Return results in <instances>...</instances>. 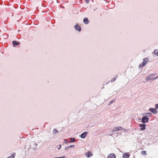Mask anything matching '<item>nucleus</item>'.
<instances>
[{"instance_id":"1","label":"nucleus","mask_w":158,"mask_h":158,"mask_svg":"<svg viewBox=\"0 0 158 158\" xmlns=\"http://www.w3.org/2000/svg\"><path fill=\"white\" fill-rule=\"evenodd\" d=\"M149 118L147 116H143L142 118L141 122L143 123H148L149 121Z\"/></svg>"},{"instance_id":"2","label":"nucleus","mask_w":158,"mask_h":158,"mask_svg":"<svg viewBox=\"0 0 158 158\" xmlns=\"http://www.w3.org/2000/svg\"><path fill=\"white\" fill-rule=\"evenodd\" d=\"M148 61V58H145L143 59V60L142 64L139 65V68H142L143 66L145 65Z\"/></svg>"},{"instance_id":"3","label":"nucleus","mask_w":158,"mask_h":158,"mask_svg":"<svg viewBox=\"0 0 158 158\" xmlns=\"http://www.w3.org/2000/svg\"><path fill=\"white\" fill-rule=\"evenodd\" d=\"M156 75V73L153 74L151 75H150L148 77H147L146 78V80L147 81H148L149 80H151V82H152V77L155 76Z\"/></svg>"},{"instance_id":"4","label":"nucleus","mask_w":158,"mask_h":158,"mask_svg":"<svg viewBox=\"0 0 158 158\" xmlns=\"http://www.w3.org/2000/svg\"><path fill=\"white\" fill-rule=\"evenodd\" d=\"M139 126L141 127L140 128V130L143 131L145 129L146 125L144 123L139 124Z\"/></svg>"},{"instance_id":"5","label":"nucleus","mask_w":158,"mask_h":158,"mask_svg":"<svg viewBox=\"0 0 158 158\" xmlns=\"http://www.w3.org/2000/svg\"><path fill=\"white\" fill-rule=\"evenodd\" d=\"M74 28L77 31H78L79 32L81 31V27L78 24H77L76 25L74 26Z\"/></svg>"},{"instance_id":"6","label":"nucleus","mask_w":158,"mask_h":158,"mask_svg":"<svg viewBox=\"0 0 158 158\" xmlns=\"http://www.w3.org/2000/svg\"><path fill=\"white\" fill-rule=\"evenodd\" d=\"M12 44L13 45V46L14 47H15L17 45H19L20 44V43L19 42H17L15 40H13L12 41Z\"/></svg>"},{"instance_id":"7","label":"nucleus","mask_w":158,"mask_h":158,"mask_svg":"<svg viewBox=\"0 0 158 158\" xmlns=\"http://www.w3.org/2000/svg\"><path fill=\"white\" fill-rule=\"evenodd\" d=\"M88 134V132L86 131H85L82 133L80 137L82 139H84L86 136V135Z\"/></svg>"},{"instance_id":"8","label":"nucleus","mask_w":158,"mask_h":158,"mask_svg":"<svg viewBox=\"0 0 158 158\" xmlns=\"http://www.w3.org/2000/svg\"><path fill=\"white\" fill-rule=\"evenodd\" d=\"M123 129V128L121 126L116 127L114 128V131H118Z\"/></svg>"},{"instance_id":"9","label":"nucleus","mask_w":158,"mask_h":158,"mask_svg":"<svg viewBox=\"0 0 158 158\" xmlns=\"http://www.w3.org/2000/svg\"><path fill=\"white\" fill-rule=\"evenodd\" d=\"M149 110L152 112L154 114H156L157 113V111L156 109L154 108H150L149 109Z\"/></svg>"},{"instance_id":"10","label":"nucleus","mask_w":158,"mask_h":158,"mask_svg":"<svg viewBox=\"0 0 158 158\" xmlns=\"http://www.w3.org/2000/svg\"><path fill=\"white\" fill-rule=\"evenodd\" d=\"M115 155L114 153H111L108 155V158H115Z\"/></svg>"},{"instance_id":"11","label":"nucleus","mask_w":158,"mask_h":158,"mask_svg":"<svg viewBox=\"0 0 158 158\" xmlns=\"http://www.w3.org/2000/svg\"><path fill=\"white\" fill-rule=\"evenodd\" d=\"M83 22L85 24H88L89 23V20H88L87 18H85L83 19Z\"/></svg>"},{"instance_id":"12","label":"nucleus","mask_w":158,"mask_h":158,"mask_svg":"<svg viewBox=\"0 0 158 158\" xmlns=\"http://www.w3.org/2000/svg\"><path fill=\"white\" fill-rule=\"evenodd\" d=\"M129 156L130 155L128 153H126L123 155V158H129Z\"/></svg>"},{"instance_id":"13","label":"nucleus","mask_w":158,"mask_h":158,"mask_svg":"<svg viewBox=\"0 0 158 158\" xmlns=\"http://www.w3.org/2000/svg\"><path fill=\"white\" fill-rule=\"evenodd\" d=\"M92 156V154L90 152H88L86 154V156L87 157L89 158Z\"/></svg>"},{"instance_id":"14","label":"nucleus","mask_w":158,"mask_h":158,"mask_svg":"<svg viewBox=\"0 0 158 158\" xmlns=\"http://www.w3.org/2000/svg\"><path fill=\"white\" fill-rule=\"evenodd\" d=\"M76 139H75L74 138H70V141H69L68 143H72V142H74L75 141Z\"/></svg>"},{"instance_id":"15","label":"nucleus","mask_w":158,"mask_h":158,"mask_svg":"<svg viewBox=\"0 0 158 158\" xmlns=\"http://www.w3.org/2000/svg\"><path fill=\"white\" fill-rule=\"evenodd\" d=\"M15 154V153H13L12 155L11 156H8L6 158H14Z\"/></svg>"},{"instance_id":"16","label":"nucleus","mask_w":158,"mask_h":158,"mask_svg":"<svg viewBox=\"0 0 158 158\" xmlns=\"http://www.w3.org/2000/svg\"><path fill=\"white\" fill-rule=\"evenodd\" d=\"M157 56H158V49H155L154 52H153Z\"/></svg>"},{"instance_id":"17","label":"nucleus","mask_w":158,"mask_h":158,"mask_svg":"<svg viewBox=\"0 0 158 158\" xmlns=\"http://www.w3.org/2000/svg\"><path fill=\"white\" fill-rule=\"evenodd\" d=\"M117 78V76L116 75L115 77L112 79L111 80V82H113Z\"/></svg>"},{"instance_id":"18","label":"nucleus","mask_w":158,"mask_h":158,"mask_svg":"<svg viewBox=\"0 0 158 158\" xmlns=\"http://www.w3.org/2000/svg\"><path fill=\"white\" fill-rule=\"evenodd\" d=\"M152 113H147V115L148 116V117H150L152 114Z\"/></svg>"},{"instance_id":"19","label":"nucleus","mask_w":158,"mask_h":158,"mask_svg":"<svg viewBox=\"0 0 158 158\" xmlns=\"http://www.w3.org/2000/svg\"><path fill=\"white\" fill-rule=\"evenodd\" d=\"M158 78V75L156 77L152 79V81H153L154 80L157 79Z\"/></svg>"},{"instance_id":"20","label":"nucleus","mask_w":158,"mask_h":158,"mask_svg":"<svg viewBox=\"0 0 158 158\" xmlns=\"http://www.w3.org/2000/svg\"><path fill=\"white\" fill-rule=\"evenodd\" d=\"M53 131L54 133H56L58 132V131L55 129H54V130H53Z\"/></svg>"},{"instance_id":"21","label":"nucleus","mask_w":158,"mask_h":158,"mask_svg":"<svg viewBox=\"0 0 158 158\" xmlns=\"http://www.w3.org/2000/svg\"><path fill=\"white\" fill-rule=\"evenodd\" d=\"M69 148H70L69 147V146H68L67 147L65 148L64 150H67Z\"/></svg>"},{"instance_id":"22","label":"nucleus","mask_w":158,"mask_h":158,"mask_svg":"<svg viewBox=\"0 0 158 158\" xmlns=\"http://www.w3.org/2000/svg\"><path fill=\"white\" fill-rule=\"evenodd\" d=\"M34 147L35 148H36L37 146V144L36 143H34Z\"/></svg>"},{"instance_id":"23","label":"nucleus","mask_w":158,"mask_h":158,"mask_svg":"<svg viewBox=\"0 0 158 158\" xmlns=\"http://www.w3.org/2000/svg\"><path fill=\"white\" fill-rule=\"evenodd\" d=\"M65 156H64L62 157H54V158H65Z\"/></svg>"},{"instance_id":"24","label":"nucleus","mask_w":158,"mask_h":158,"mask_svg":"<svg viewBox=\"0 0 158 158\" xmlns=\"http://www.w3.org/2000/svg\"><path fill=\"white\" fill-rule=\"evenodd\" d=\"M74 145H71L70 146H69V147L70 148H74Z\"/></svg>"},{"instance_id":"25","label":"nucleus","mask_w":158,"mask_h":158,"mask_svg":"<svg viewBox=\"0 0 158 158\" xmlns=\"http://www.w3.org/2000/svg\"><path fill=\"white\" fill-rule=\"evenodd\" d=\"M113 102V100H112V101H110V102H109V105H110V104H112Z\"/></svg>"},{"instance_id":"26","label":"nucleus","mask_w":158,"mask_h":158,"mask_svg":"<svg viewBox=\"0 0 158 158\" xmlns=\"http://www.w3.org/2000/svg\"><path fill=\"white\" fill-rule=\"evenodd\" d=\"M156 108L157 109H158V103L155 105Z\"/></svg>"},{"instance_id":"27","label":"nucleus","mask_w":158,"mask_h":158,"mask_svg":"<svg viewBox=\"0 0 158 158\" xmlns=\"http://www.w3.org/2000/svg\"><path fill=\"white\" fill-rule=\"evenodd\" d=\"M85 0V2L86 3L88 4L89 3V0Z\"/></svg>"},{"instance_id":"28","label":"nucleus","mask_w":158,"mask_h":158,"mask_svg":"<svg viewBox=\"0 0 158 158\" xmlns=\"http://www.w3.org/2000/svg\"><path fill=\"white\" fill-rule=\"evenodd\" d=\"M142 154H143L144 153L146 154V151H142L141 152Z\"/></svg>"},{"instance_id":"29","label":"nucleus","mask_w":158,"mask_h":158,"mask_svg":"<svg viewBox=\"0 0 158 158\" xmlns=\"http://www.w3.org/2000/svg\"><path fill=\"white\" fill-rule=\"evenodd\" d=\"M59 147L58 148V150H60V149L61 148V145H59Z\"/></svg>"},{"instance_id":"30","label":"nucleus","mask_w":158,"mask_h":158,"mask_svg":"<svg viewBox=\"0 0 158 158\" xmlns=\"http://www.w3.org/2000/svg\"><path fill=\"white\" fill-rule=\"evenodd\" d=\"M114 131H114V128L113 129V130H112L111 132H113Z\"/></svg>"},{"instance_id":"31","label":"nucleus","mask_w":158,"mask_h":158,"mask_svg":"<svg viewBox=\"0 0 158 158\" xmlns=\"http://www.w3.org/2000/svg\"><path fill=\"white\" fill-rule=\"evenodd\" d=\"M64 143H68V142L66 140H65L64 141Z\"/></svg>"},{"instance_id":"32","label":"nucleus","mask_w":158,"mask_h":158,"mask_svg":"<svg viewBox=\"0 0 158 158\" xmlns=\"http://www.w3.org/2000/svg\"><path fill=\"white\" fill-rule=\"evenodd\" d=\"M97 9V8H95V9H94V11H95V10H96V9Z\"/></svg>"},{"instance_id":"33","label":"nucleus","mask_w":158,"mask_h":158,"mask_svg":"<svg viewBox=\"0 0 158 158\" xmlns=\"http://www.w3.org/2000/svg\"><path fill=\"white\" fill-rule=\"evenodd\" d=\"M109 82V81L108 82H107L105 84H107Z\"/></svg>"},{"instance_id":"34","label":"nucleus","mask_w":158,"mask_h":158,"mask_svg":"<svg viewBox=\"0 0 158 158\" xmlns=\"http://www.w3.org/2000/svg\"><path fill=\"white\" fill-rule=\"evenodd\" d=\"M109 135H110V136H112V134H110Z\"/></svg>"},{"instance_id":"35","label":"nucleus","mask_w":158,"mask_h":158,"mask_svg":"<svg viewBox=\"0 0 158 158\" xmlns=\"http://www.w3.org/2000/svg\"><path fill=\"white\" fill-rule=\"evenodd\" d=\"M102 89L104 88V87H102Z\"/></svg>"},{"instance_id":"36","label":"nucleus","mask_w":158,"mask_h":158,"mask_svg":"<svg viewBox=\"0 0 158 158\" xmlns=\"http://www.w3.org/2000/svg\"><path fill=\"white\" fill-rule=\"evenodd\" d=\"M62 8H64V7L63 6H62Z\"/></svg>"}]
</instances>
